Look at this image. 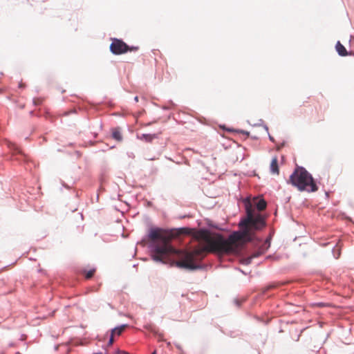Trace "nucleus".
<instances>
[{"label": "nucleus", "mask_w": 354, "mask_h": 354, "mask_svg": "<svg viewBox=\"0 0 354 354\" xmlns=\"http://www.w3.org/2000/svg\"><path fill=\"white\" fill-rule=\"evenodd\" d=\"M114 342V336H112V333H111V337L108 343L109 346H111Z\"/></svg>", "instance_id": "13"}, {"label": "nucleus", "mask_w": 354, "mask_h": 354, "mask_svg": "<svg viewBox=\"0 0 354 354\" xmlns=\"http://www.w3.org/2000/svg\"><path fill=\"white\" fill-rule=\"evenodd\" d=\"M192 230L187 227L181 228L179 230L180 234H190L192 233Z\"/></svg>", "instance_id": "11"}, {"label": "nucleus", "mask_w": 354, "mask_h": 354, "mask_svg": "<svg viewBox=\"0 0 354 354\" xmlns=\"http://www.w3.org/2000/svg\"><path fill=\"white\" fill-rule=\"evenodd\" d=\"M138 49V46H129V51H137Z\"/></svg>", "instance_id": "14"}, {"label": "nucleus", "mask_w": 354, "mask_h": 354, "mask_svg": "<svg viewBox=\"0 0 354 354\" xmlns=\"http://www.w3.org/2000/svg\"><path fill=\"white\" fill-rule=\"evenodd\" d=\"M112 137L117 141L120 142L122 140V136L120 128H114L112 129Z\"/></svg>", "instance_id": "9"}, {"label": "nucleus", "mask_w": 354, "mask_h": 354, "mask_svg": "<svg viewBox=\"0 0 354 354\" xmlns=\"http://www.w3.org/2000/svg\"><path fill=\"white\" fill-rule=\"evenodd\" d=\"M128 326L127 324H123L120 326L115 327V328L112 329L111 330V333H112V336L118 335L120 336L122 332L125 330V328Z\"/></svg>", "instance_id": "7"}, {"label": "nucleus", "mask_w": 354, "mask_h": 354, "mask_svg": "<svg viewBox=\"0 0 354 354\" xmlns=\"http://www.w3.org/2000/svg\"><path fill=\"white\" fill-rule=\"evenodd\" d=\"M270 245V241L268 240H266L261 244V245L259 247V248L258 249V250L257 252H254L249 257L243 259L241 261L242 263H243L245 265L250 264L251 263L252 259L261 256V254H264L267 251V250L269 248Z\"/></svg>", "instance_id": "4"}, {"label": "nucleus", "mask_w": 354, "mask_h": 354, "mask_svg": "<svg viewBox=\"0 0 354 354\" xmlns=\"http://www.w3.org/2000/svg\"><path fill=\"white\" fill-rule=\"evenodd\" d=\"M276 286L275 285H273V286H270L268 287V289H270V288H274Z\"/></svg>", "instance_id": "16"}, {"label": "nucleus", "mask_w": 354, "mask_h": 354, "mask_svg": "<svg viewBox=\"0 0 354 354\" xmlns=\"http://www.w3.org/2000/svg\"><path fill=\"white\" fill-rule=\"evenodd\" d=\"M151 354H156V351H154Z\"/></svg>", "instance_id": "18"}, {"label": "nucleus", "mask_w": 354, "mask_h": 354, "mask_svg": "<svg viewBox=\"0 0 354 354\" xmlns=\"http://www.w3.org/2000/svg\"><path fill=\"white\" fill-rule=\"evenodd\" d=\"M266 205V202L263 199L259 200L256 203L257 208L259 211L265 209Z\"/></svg>", "instance_id": "10"}, {"label": "nucleus", "mask_w": 354, "mask_h": 354, "mask_svg": "<svg viewBox=\"0 0 354 354\" xmlns=\"http://www.w3.org/2000/svg\"><path fill=\"white\" fill-rule=\"evenodd\" d=\"M134 100H135L136 102H138V97H137V96L135 97Z\"/></svg>", "instance_id": "17"}, {"label": "nucleus", "mask_w": 354, "mask_h": 354, "mask_svg": "<svg viewBox=\"0 0 354 354\" xmlns=\"http://www.w3.org/2000/svg\"><path fill=\"white\" fill-rule=\"evenodd\" d=\"M33 102L35 105L40 104L41 103V100L40 99H34Z\"/></svg>", "instance_id": "15"}, {"label": "nucleus", "mask_w": 354, "mask_h": 354, "mask_svg": "<svg viewBox=\"0 0 354 354\" xmlns=\"http://www.w3.org/2000/svg\"><path fill=\"white\" fill-rule=\"evenodd\" d=\"M138 138L141 140L151 142L155 138H157L158 136L156 134H142L141 136H138Z\"/></svg>", "instance_id": "6"}, {"label": "nucleus", "mask_w": 354, "mask_h": 354, "mask_svg": "<svg viewBox=\"0 0 354 354\" xmlns=\"http://www.w3.org/2000/svg\"><path fill=\"white\" fill-rule=\"evenodd\" d=\"M246 216L239 224V231L234 232L225 239L223 235L207 230H200L194 237L201 246L192 251H181L170 245L171 236L164 230L151 228L148 241L153 252V259L164 263H170L180 268L197 270L201 268L198 263L205 253L236 254L241 247L252 239L253 232L262 229L266 223L263 217L256 213L250 202L245 203Z\"/></svg>", "instance_id": "1"}, {"label": "nucleus", "mask_w": 354, "mask_h": 354, "mask_svg": "<svg viewBox=\"0 0 354 354\" xmlns=\"http://www.w3.org/2000/svg\"><path fill=\"white\" fill-rule=\"evenodd\" d=\"M94 354H102L101 353H94Z\"/></svg>", "instance_id": "21"}, {"label": "nucleus", "mask_w": 354, "mask_h": 354, "mask_svg": "<svg viewBox=\"0 0 354 354\" xmlns=\"http://www.w3.org/2000/svg\"><path fill=\"white\" fill-rule=\"evenodd\" d=\"M287 183L297 187L301 192L306 191L310 192L317 190V187L311 174L301 167H298L295 169L294 172L290 176Z\"/></svg>", "instance_id": "2"}, {"label": "nucleus", "mask_w": 354, "mask_h": 354, "mask_svg": "<svg viewBox=\"0 0 354 354\" xmlns=\"http://www.w3.org/2000/svg\"><path fill=\"white\" fill-rule=\"evenodd\" d=\"M335 48L340 56H346L348 55L346 49L339 41H337Z\"/></svg>", "instance_id": "8"}, {"label": "nucleus", "mask_w": 354, "mask_h": 354, "mask_svg": "<svg viewBox=\"0 0 354 354\" xmlns=\"http://www.w3.org/2000/svg\"><path fill=\"white\" fill-rule=\"evenodd\" d=\"M125 354H129L128 353H124Z\"/></svg>", "instance_id": "22"}, {"label": "nucleus", "mask_w": 354, "mask_h": 354, "mask_svg": "<svg viewBox=\"0 0 354 354\" xmlns=\"http://www.w3.org/2000/svg\"><path fill=\"white\" fill-rule=\"evenodd\" d=\"M23 86V84H19V87H22Z\"/></svg>", "instance_id": "19"}, {"label": "nucleus", "mask_w": 354, "mask_h": 354, "mask_svg": "<svg viewBox=\"0 0 354 354\" xmlns=\"http://www.w3.org/2000/svg\"><path fill=\"white\" fill-rule=\"evenodd\" d=\"M95 272V269H92V270H90L88 272H86L85 274L86 279H91L93 276Z\"/></svg>", "instance_id": "12"}, {"label": "nucleus", "mask_w": 354, "mask_h": 354, "mask_svg": "<svg viewBox=\"0 0 354 354\" xmlns=\"http://www.w3.org/2000/svg\"><path fill=\"white\" fill-rule=\"evenodd\" d=\"M270 171L273 174H279V169L278 165V159L277 157H273L270 163Z\"/></svg>", "instance_id": "5"}, {"label": "nucleus", "mask_w": 354, "mask_h": 354, "mask_svg": "<svg viewBox=\"0 0 354 354\" xmlns=\"http://www.w3.org/2000/svg\"><path fill=\"white\" fill-rule=\"evenodd\" d=\"M236 304H237V306H239V303L238 302V301H236Z\"/></svg>", "instance_id": "20"}, {"label": "nucleus", "mask_w": 354, "mask_h": 354, "mask_svg": "<svg viewBox=\"0 0 354 354\" xmlns=\"http://www.w3.org/2000/svg\"><path fill=\"white\" fill-rule=\"evenodd\" d=\"M110 45V50L114 55H121L129 51V46L122 39L113 38Z\"/></svg>", "instance_id": "3"}]
</instances>
